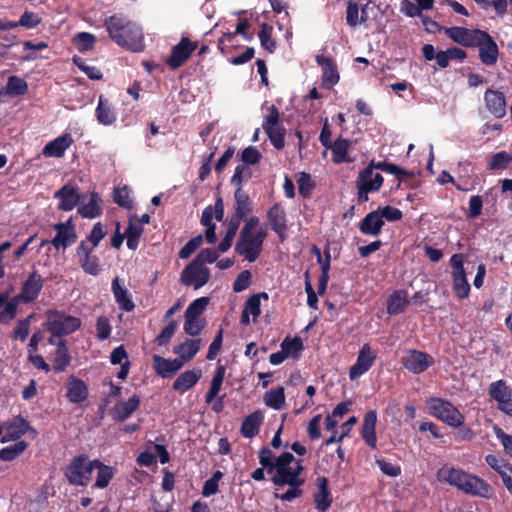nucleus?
Returning <instances> with one entry per match:
<instances>
[{
  "instance_id": "obj_8",
  "label": "nucleus",
  "mask_w": 512,
  "mask_h": 512,
  "mask_svg": "<svg viewBox=\"0 0 512 512\" xmlns=\"http://www.w3.org/2000/svg\"><path fill=\"white\" fill-rule=\"evenodd\" d=\"M444 34L451 39L453 42L466 47V48H477L488 36V32L474 28L468 29L460 26L446 27L443 28Z\"/></svg>"
},
{
  "instance_id": "obj_12",
  "label": "nucleus",
  "mask_w": 512,
  "mask_h": 512,
  "mask_svg": "<svg viewBox=\"0 0 512 512\" xmlns=\"http://www.w3.org/2000/svg\"><path fill=\"white\" fill-rule=\"evenodd\" d=\"M209 279L210 270L193 260L182 270L180 276V281L183 285L193 286L195 290L206 285Z\"/></svg>"
},
{
  "instance_id": "obj_37",
  "label": "nucleus",
  "mask_w": 512,
  "mask_h": 512,
  "mask_svg": "<svg viewBox=\"0 0 512 512\" xmlns=\"http://www.w3.org/2000/svg\"><path fill=\"white\" fill-rule=\"evenodd\" d=\"M407 295V291L405 290L393 291L387 299V313L389 315H398L403 313L409 304Z\"/></svg>"
},
{
  "instance_id": "obj_11",
  "label": "nucleus",
  "mask_w": 512,
  "mask_h": 512,
  "mask_svg": "<svg viewBox=\"0 0 512 512\" xmlns=\"http://www.w3.org/2000/svg\"><path fill=\"white\" fill-rule=\"evenodd\" d=\"M453 291L459 299H465L470 293V284L466 277L463 254H453L450 258Z\"/></svg>"
},
{
  "instance_id": "obj_60",
  "label": "nucleus",
  "mask_w": 512,
  "mask_h": 512,
  "mask_svg": "<svg viewBox=\"0 0 512 512\" xmlns=\"http://www.w3.org/2000/svg\"><path fill=\"white\" fill-rule=\"evenodd\" d=\"M105 236L106 231L104 230L102 223L97 222L92 227L86 239L82 240L81 242H87L88 246L91 248H96Z\"/></svg>"
},
{
  "instance_id": "obj_61",
  "label": "nucleus",
  "mask_w": 512,
  "mask_h": 512,
  "mask_svg": "<svg viewBox=\"0 0 512 512\" xmlns=\"http://www.w3.org/2000/svg\"><path fill=\"white\" fill-rule=\"evenodd\" d=\"M261 158L262 155L255 146L246 147L240 154V160L246 166L258 164Z\"/></svg>"
},
{
  "instance_id": "obj_47",
  "label": "nucleus",
  "mask_w": 512,
  "mask_h": 512,
  "mask_svg": "<svg viewBox=\"0 0 512 512\" xmlns=\"http://www.w3.org/2000/svg\"><path fill=\"white\" fill-rule=\"evenodd\" d=\"M349 147L350 141L348 139L337 138L333 142L329 149L332 151L334 163L339 164L350 161L347 155Z\"/></svg>"
},
{
  "instance_id": "obj_45",
  "label": "nucleus",
  "mask_w": 512,
  "mask_h": 512,
  "mask_svg": "<svg viewBox=\"0 0 512 512\" xmlns=\"http://www.w3.org/2000/svg\"><path fill=\"white\" fill-rule=\"evenodd\" d=\"M264 403L266 406L281 410L285 405V390L282 386L271 389L264 394Z\"/></svg>"
},
{
  "instance_id": "obj_4",
  "label": "nucleus",
  "mask_w": 512,
  "mask_h": 512,
  "mask_svg": "<svg viewBox=\"0 0 512 512\" xmlns=\"http://www.w3.org/2000/svg\"><path fill=\"white\" fill-rule=\"evenodd\" d=\"M427 405L432 416L450 427L462 426L465 422V416L448 400L431 397Z\"/></svg>"
},
{
  "instance_id": "obj_51",
  "label": "nucleus",
  "mask_w": 512,
  "mask_h": 512,
  "mask_svg": "<svg viewBox=\"0 0 512 512\" xmlns=\"http://www.w3.org/2000/svg\"><path fill=\"white\" fill-rule=\"evenodd\" d=\"M260 465L266 469L268 474H272L276 468L277 457L268 446L262 447L258 452Z\"/></svg>"
},
{
  "instance_id": "obj_3",
  "label": "nucleus",
  "mask_w": 512,
  "mask_h": 512,
  "mask_svg": "<svg viewBox=\"0 0 512 512\" xmlns=\"http://www.w3.org/2000/svg\"><path fill=\"white\" fill-rule=\"evenodd\" d=\"M93 473V460L82 453L74 456L63 470V474L69 485L86 487Z\"/></svg>"
},
{
  "instance_id": "obj_14",
  "label": "nucleus",
  "mask_w": 512,
  "mask_h": 512,
  "mask_svg": "<svg viewBox=\"0 0 512 512\" xmlns=\"http://www.w3.org/2000/svg\"><path fill=\"white\" fill-rule=\"evenodd\" d=\"M95 248L88 246L87 242H80L76 248V256L82 270L91 276H97L102 271L100 259L94 252Z\"/></svg>"
},
{
  "instance_id": "obj_64",
  "label": "nucleus",
  "mask_w": 512,
  "mask_h": 512,
  "mask_svg": "<svg viewBox=\"0 0 512 512\" xmlns=\"http://www.w3.org/2000/svg\"><path fill=\"white\" fill-rule=\"evenodd\" d=\"M203 243L201 234L191 238L179 251V258L188 259Z\"/></svg>"
},
{
  "instance_id": "obj_53",
  "label": "nucleus",
  "mask_w": 512,
  "mask_h": 512,
  "mask_svg": "<svg viewBox=\"0 0 512 512\" xmlns=\"http://www.w3.org/2000/svg\"><path fill=\"white\" fill-rule=\"evenodd\" d=\"M281 349L287 357L299 358V352L303 349V342L298 336H295L293 339L287 337L282 341Z\"/></svg>"
},
{
  "instance_id": "obj_50",
  "label": "nucleus",
  "mask_w": 512,
  "mask_h": 512,
  "mask_svg": "<svg viewBox=\"0 0 512 512\" xmlns=\"http://www.w3.org/2000/svg\"><path fill=\"white\" fill-rule=\"evenodd\" d=\"M28 91L27 82L18 77V76H10L7 80L6 85V93L10 96H22L25 95Z\"/></svg>"
},
{
  "instance_id": "obj_42",
  "label": "nucleus",
  "mask_w": 512,
  "mask_h": 512,
  "mask_svg": "<svg viewBox=\"0 0 512 512\" xmlns=\"http://www.w3.org/2000/svg\"><path fill=\"white\" fill-rule=\"evenodd\" d=\"M21 302L17 296L8 300V295L5 293H0V323H9L13 320L17 314V307Z\"/></svg>"
},
{
  "instance_id": "obj_55",
  "label": "nucleus",
  "mask_w": 512,
  "mask_h": 512,
  "mask_svg": "<svg viewBox=\"0 0 512 512\" xmlns=\"http://www.w3.org/2000/svg\"><path fill=\"white\" fill-rule=\"evenodd\" d=\"M209 303L208 297H200L192 301L185 311V318H199Z\"/></svg>"
},
{
  "instance_id": "obj_25",
  "label": "nucleus",
  "mask_w": 512,
  "mask_h": 512,
  "mask_svg": "<svg viewBox=\"0 0 512 512\" xmlns=\"http://www.w3.org/2000/svg\"><path fill=\"white\" fill-rule=\"evenodd\" d=\"M74 140L69 133H65L54 140L48 142L43 150L42 154L45 157L61 158L64 156L66 150L73 144Z\"/></svg>"
},
{
  "instance_id": "obj_34",
  "label": "nucleus",
  "mask_w": 512,
  "mask_h": 512,
  "mask_svg": "<svg viewBox=\"0 0 512 512\" xmlns=\"http://www.w3.org/2000/svg\"><path fill=\"white\" fill-rule=\"evenodd\" d=\"M488 395L497 402V406L510 400L512 397V389L507 381L500 379L489 384Z\"/></svg>"
},
{
  "instance_id": "obj_17",
  "label": "nucleus",
  "mask_w": 512,
  "mask_h": 512,
  "mask_svg": "<svg viewBox=\"0 0 512 512\" xmlns=\"http://www.w3.org/2000/svg\"><path fill=\"white\" fill-rule=\"evenodd\" d=\"M434 362L430 354L415 349L409 350L401 359L402 365L414 374L426 371Z\"/></svg>"
},
{
  "instance_id": "obj_46",
  "label": "nucleus",
  "mask_w": 512,
  "mask_h": 512,
  "mask_svg": "<svg viewBox=\"0 0 512 512\" xmlns=\"http://www.w3.org/2000/svg\"><path fill=\"white\" fill-rule=\"evenodd\" d=\"M200 223L206 227L205 238L210 244H214L217 240L216 225L212 221V205L204 208L202 211Z\"/></svg>"
},
{
  "instance_id": "obj_33",
  "label": "nucleus",
  "mask_w": 512,
  "mask_h": 512,
  "mask_svg": "<svg viewBox=\"0 0 512 512\" xmlns=\"http://www.w3.org/2000/svg\"><path fill=\"white\" fill-rule=\"evenodd\" d=\"M112 292L119 308L126 312H131L135 308V304L131 299L128 290L120 285L119 278L116 277L112 281Z\"/></svg>"
},
{
  "instance_id": "obj_7",
  "label": "nucleus",
  "mask_w": 512,
  "mask_h": 512,
  "mask_svg": "<svg viewBox=\"0 0 512 512\" xmlns=\"http://www.w3.org/2000/svg\"><path fill=\"white\" fill-rule=\"evenodd\" d=\"M294 461L295 457L290 452H283L281 455L277 456L276 468L274 469L275 474L271 478L275 486H302L305 483L304 478H296L294 476L292 468L290 467V464Z\"/></svg>"
},
{
  "instance_id": "obj_24",
  "label": "nucleus",
  "mask_w": 512,
  "mask_h": 512,
  "mask_svg": "<svg viewBox=\"0 0 512 512\" xmlns=\"http://www.w3.org/2000/svg\"><path fill=\"white\" fill-rule=\"evenodd\" d=\"M383 181L384 178L379 172H374L370 168H364L358 173L355 185L376 193L382 187Z\"/></svg>"
},
{
  "instance_id": "obj_38",
  "label": "nucleus",
  "mask_w": 512,
  "mask_h": 512,
  "mask_svg": "<svg viewBox=\"0 0 512 512\" xmlns=\"http://www.w3.org/2000/svg\"><path fill=\"white\" fill-rule=\"evenodd\" d=\"M143 227L138 223V217L133 215L129 218L128 227L124 231V236L127 240L126 244L130 250H136L139 246V241L143 233Z\"/></svg>"
},
{
  "instance_id": "obj_15",
  "label": "nucleus",
  "mask_w": 512,
  "mask_h": 512,
  "mask_svg": "<svg viewBox=\"0 0 512 512\" xmlns=\"http://www.w3.org/2000/svg\"><path fill=\"white\" fill-rule=\"evenodd\" d=\"M377 353L369 343L363 344L358 352L356 362L349 369V378L354 381L365 374L374 364Z\"/></svg>"
},
{
  "instance_id": "obj_28",
  "label": "nucleus",
  "mask_w": 512,
  "mask_h": 512,
  "mask_svg": "<svg viewBox=\"0 0 512 512\" xmlns=\"http://www.w3.org/2000/svg\"><path fill=\"white\" fill-rule=\"evenodd\" d=\"M477 48H479V59L484 65L493 66L497 63L499 48L489 33Z\"/></svg>"
},
{
  "instance_id": "obj_31",
  "label": "nucleus",
  "mask_w": 512,
  "mask_h": 512,
  "mask_svg": "<svg viewBox=\"0 0 512 512\" xmlns=\"http://www.w3.org/2000/svg\"><path fill=\"white\" fill-rule=\"evenodd\" d=\"M140 397L132 395L127 401H120L111 410L113 419L117 422H123L129 418L139 407Z\"/></svg>"
},
{
  "instance_id": "obj_36",
  "label": "nucleus",
  "mask_w": 512,
  "mask_h": 512,
  "mask_svg": "<svg viewBox=\"0 0 512 512\" xmlns=\"http://www.w3.org/2000/svg\"><path fill=\"white\" fill-rule=\"evenodd\" d=\"M234 214L244 219L253 211V202L250 196L242 189L237 188L234 192Z\"/></svg>"
},
{
  "instance_id": "obj_39",
  "label": "nucleus",
  "mask_w": 512,
  "mask_h": 512,
  "mask_svg": "<svg viewBox=\"0 0 512 512\" xmlns=\"http://www.w3.org/2000/svg\"><path fill=\"white\" fill-rule=\"evenodd\" d=\"M200 342V339H186L179 345L174 346L173 353L178 355V359L183 361V363L190 361L198 353Z\"/></svg>"
},
{
  "instance_id": "obj_6",
  "label": "nucleus",
  "mask_w": 512,
  "mask_h": 512,
  "mask_svg": "<svg viewBox=\"0 0 512 512\" xmlns=\"http://www.w3.org/2000/svg\"><path fill=\"white\" fill-rule=\"evenodd\" d=\"M266 237L267 232L263 228H259L254 234H240L235 245V252L244 256L249 262H255L262 252Z\"/></svg>"
},
{
  "instance_id": "obj_49",
  "label": "nucleus",
  "mask_w": 512,
  "mask_h": 512,
  "mask_svg": "<svg viewBox=\"0 0 512 512\" xmlns=\"http://www.w3.org/2000/svg\"><path fill=\"white\" fill-rule=\"evenodd\" d=\"M28 447L27 442L20 440L16 443L4 447L0 450V459L2 461L10 462L19 457Z\"/></svg>"
},
{
  "instance_id": "obj_56",
  "label": "nucleus",
  "mask_w": 512,
  "mask_h": 512,
  "mask_svg": "<svg viewBox=\"0 0 512 512\" xmlns=\"http://www.w3.org/2000/svg\"><path fill=\"white\" fill-rule=\"evenodd\" d=\"M224 474L220 470L214 471L212 476L205 481L202 488V495L209 497L216 494L219 490V482L223 478Z\"/></svg>"
},
{
  "instance_id": "obj_27",
  "label": "nucleus",
  "mask_w": 512,
  "mask_h": 512,
  "mask_svg": "<svg viewBox=\"0 0 512 512\" xmlns=\"http://www.w3.org/2000/svg\"><path fill=\"white\" fill-rule=\"evenodd\" d=\"M385 222L381 219L377 210L369 212L358 224L359 231L363 235L377 237L381 234Z\"/></svg>"
},
{
  "instance_id": "obj_62",
  "label": "nucleus",
  "mask_w": 512,
  "mask_h": 512,
  "mask_svg": "<svg viewBox=\"0 0 512 512\" xmlns=\"http://www.w3.org/2000/svg\"><path fill=\"white\" fill-rule=\"evenodd\" d=\"M296 181L298 184L299 194L303 197L310 196L311 190L315 186L310 174L301 172L297 175Z\"/></svg>"
},
{
  "instance_id": "obj_10",
  "label": "nucleus",
  "mask_w": 512,
  "mask_h": 512,
  "mask_svg": "<svg viewBox=\"0 0 512 512\" xmlns=\"http://www.w3.org/2000/svg\"><path fill=\"white\" fill-rule=\"evenodd\" d=\"M268 110L269 113L265 116L262 127L274 148L281 150L285 146L286 130L279 121L280 115L276 106L272 105Z\"/></svg>"
},
{
  "instance_id": "obj_57",
  "label": "nucleus",
  "mask_w": 512,
  "mask_h": 512,
  "mask_svg": "<svg viewBox=\"0 0 512 512\" xmlns=\"http://www.w3.org/2000/svg\"><path fill=\"white\" fill-rule=\"evenodd\" d=\"M73 63L84 72L91 80H101L103 75L100 69L95 66L88 65L84 59L79 56L73 57Z\"/></svg>"
},
{
  "instance_id": "obj_58",
  "label": "nucleus",
  "mask_w": 512,
  "mask_h": 512,
  "mask_svg": "<svg viewBox=\"0 0 512 512\" xmlns=\"http://www.w3.org/2000/svg\"><path fill=\"white\" fill-rule=\"evenodd\" d=\"M113 200L114 202L125 209L132 208V200L130 199V190L127 186L116 187L113 190Z\"/></svg>"
},
{
  "instance_id": "obj_26",
  "label": "nucleus",
  "mask_w": 512,
  "mask_h": 512,
  "mask_svg": "<svg viewBox=\"0 0 512 512\" xmlns=\"http://www.w3.org/2000/svg\"><path fill=\"white\" fill-rule=\"evenodd\" d=\"M95 117L97 121L104 126H111L117 120V111L112 103L100 95L98 98V104L95 109Z\"/></svg>"
},
{
  "instance_id": "obj_2",
  "label": "nucleus",
  "mask_w": 512,
  "mask_h": 512,
  "mask_svg": "<svg viewBox=\"0 0 512 512\" xmlns=\"http://www.w3.org/2000/svg\"><path fill=\"white\" fill-rule=\"evenodd\" d=\"M437 479L455 486L467 495L489 499L493 493L492 487L485 480L460 468L442 467L437 471Z\"/></svg>"
},
{
  "instance_id": "obj_16",
  "label": "nucleus",
  "mask_w": 512,
  "mask_h": 512,
  "mask_svg": "<svg viewBox=\"0 0 512 512\" xmlns=\"http://www.w3.org/2000/svg\"><path fill=\"white\" fill-rule=\"evenodd\" d=\"M198 43L191 41L188 37H182L180 42L172 47L171 54L166 60V64L171 69L181 67L197 49Z\"/></svg>"
},
{
  "instance_id": "obj_63",
  "label": "nucleus",
  "mask_w": 512,
  "mask_h": 512,
  "mask_svg": "<svg viewBox=\"0 0 512 512\" xmlns=\"http://www.w3.org/2000/svg\"><path fill=\"white\" fill-rule=\"evenodd\" d=\"M251 177L252 170L249 166L241 164L235 168L234 174L231 177V183L236 185L237 188H242L243 182L249 180Z\"/></svg>"
},
{
  "instance_id": "obj_43",
  "label": "nucleus",
  "mask_w": 512,
  "mask_h": 512,
  "mask_svg": "<svg viewBox=\"0 0 512 512\" xmlns=\"http://www.w3.org/2000/svg\"><path fill=\"white\" fill-rule=\"evenodd\" d=\"M102 199L97 192H92L88 203L78 207V213L83 218L94 219L102 214Z\"/></svg>"
},
{
  "instance_id": "obj_19",
  "label": "nucleus",
  "mask_w": 512,
  "mask_h": 512,
  "mask_svg": "<svg viewBox=\"0 0 512 512\" xmlns=\"http://www.w3.org/2000/svg\"><path fill=\"white\" fill-rule=\"evenodd\" d=\"M267 219L271 229L284 241L288 230L287 216L284 208L279 203H275L269 208Z\"/></svg>"
},
{
  "instance_id": "obj_22",
  "label": "nucleus",
  "mask_w": 512,
  "mask_h": 512,
  "mask_svg": "<svg viewBox=\"0 0 512 512\" xmlns=\"http://www.w3.org/2000/svg\"><path fill=\"white\" fill-rule=\"evenodd\" d=\"M54 198L59 199V210L71 211L81 202L82 196L78 187L66 184L55 192Z\"/></svg>"
},
{
  "instance_id": "obj_54",
  "label": "nucleus",
  "mask_w": 512,
  "mask_h": 512,
  "mask_svg": "<svg viewBox=\"0 0 512 512\" xmlns=\"http://www.w3.org/2000/svg\"><path fill=\"white\" fill-rule=\"evenodd\" d=\"M73 42L79 52H86L93 49L96 37L88 32H79L74 36Z\"/></svg>"
},
{
  "instance_id": "obj_41",
  "label": "nucleus",
  "mask_w": 512,
  "mask_h": 512,
  "mask_svg": "<svg viewBox=\"0 0 512 512\" xmlns=\"http://www.w3.org/2000/svg\"><path fill=\"white\" fill-rule=\"evenodd\" d=\"M95 469H97V477L92 487L94 489L106 488L114 476L113 468L104 464L99 459H93V471Z\"/></svg>"
},
{
  "instance_id": "obj_44",
  "label": "nucleus",
  "mask_w": 512,
  "mask_h": 512,
  "mask_svg": "<svg viewBox=\"0 0 512 512\" xmlns=\"http://www.w3.org/2000/svg\"><path fill=\"white\" fill-rule=\"evenodd\" d=\"M70 362H71V357L69 355L66 341L63 339H60L57 342V348L55 351V356H54V361H53V369L56 373L63 372L70 365Z\"/></svg>"
},
{
  "instance_id": "obj_20",
  "label": "nucleus",
  "mask_w": 512,
  "mask_h": 512,
  "mask_svg": "<svg viewBox=\"0 0 512 512\" xmlns=\"http://www.w3.org/2000/svg\"><path fill=\"white\" fill-rule=\"evenodd\" d=\"M316 63L322 69V85L327 89H331L335 86L339 80L340 75L338 72L337 64L334 59L331 57H326L324 55H317Z\"/></svg>"
},
{
  "instance_id": "obj_48",
  "label": "nucleus",
  "mask_w": 512,
  "mask_h": 512,
  "mask_svg": "<svg viewBox=\"0 0 512 512\" xmlns=\"http://www.w3.org/2000/svg\"><path fill=\"white\" fill-rule=\"evenodd\" d=\"M261 298L268 300L269 296L266 292H260V293L251 295L245 302L243 310H245L247 313L252 315L253 322H256L257 318L261 314Z\"/></svg>"
},
{
  "instance_id": "obj_9",
  "label": "nucleus",
  "mask_w": 512,
  "mask_h": 512,
  "mask_svg": "<svg viewBox=\"0 0 512 512\" xmlns=\"http://www.w3.org/2000/svg\"><path fill=\"white\" fill-rule=\"evenodd\" d=\"M0 428L4 432L1 436L2 443L17 441L25 434H28L32 439L38 436V431L21 415L14 416L12 419L5 421Z\"/></svg>"
},
{
  "instance_id": "obj_23",
  "label": "nucleus",
  "mask_w": 512,
  "mask_h": 512,
  "mask_svg": "<svg viewBox=\"0 0 512 512\" xmlns=\"http://www.w3.org/2000/svg\"><path fill=\"white\" fill-rule=\"evenodd\" d=\"M66 389V397L68 401L74 404L84 402L89 396V390L86 383L74 375L68 377Z\"/></svg>"
},
{
  "instance_id": "obj_5",
  "label": "nucleus",
  "mask_w": 512,
  "mask_h": 512,
  "mask_svg": "<svg viewBox=\"0 0 512 512\" xmlns=\"http://www.w3.org/2000/svg\"><path fill=\"white\" fill-rule=\"evenodd\" d=\"M45 329L55 337H61L75 332L81 326V320L77 317L66 315L57 310H49L46 313Z\"/></svg>"
},
{
  "instance_id": "obj_52",
  "label": "nucleus",
  "mask_w": 512,
  "mask_h": 512,
  "mask_svg": "<svg viewBox=\"0 0 512 512\" xmlns=\"http://www.w3.org/2000/svg\"><path fill=\"white\" fill-rule=\"evenodd\" d=\"M272 31V26L268 25L267 23H263L258 33L261 46L270 53H273L276 48V42L272 38Z\"/></svg>"
},
{
  "instance_id": "obj_21",
  "label": "nucleus",
  "mask_w": 512,
  "mask_h": 512,
  "mask_svg": "<svg viewBox=\"0 0 512 512\" xmlns=\"http://www.w3.org/2000/svg\"><path fill=\"white\" fill-rule=\"evenodd\" d=\"M484 102L487 110L497 119L506 115V98L503 92L488 88L484 93Z\"/></svg>"
},
{
  "instance_id": "obj_13",
  "label": "nucleus",
  "mask_w": 512,
  "mask_h": 512,
  "mask_svg": "<svg viewBox=\"0 0 512 512\" xmlns=\"http://www.w3.org/2000/svg\"><path fill=\"white\" fill-rule=\"evenodd\" d=\"M53 229L56 231V235L50 240V243L55 249L59 250L62 248L65 250L77 241L76 228L72 217L65 222L54 224Z\"/></svg>"
},
{
  "instance_id": "obj_30",
  "label": "nucleus",
  "mask_w": 512,
  "mask_h": 512,
  "mask_svg": "<svg viewBox=\"0 0 512 512\" xmlns=\"http://www.w3.org/2000/svg\"><path fill=\"white\" fill-rule=\"evenodd\" d=\"M183 366V361L176 359H166L159 355L153 356V367L162 378L172 377Z\"/></svg>"
},
{
  "instance_id": "obj_32",
  "label": "nucleus",
  "mask_w": 512,
  "mask_h": 512,
  "mask_svg": "<svg viewBox=\"0 0 512 512\" xmlns=\"http://www.w3.org/2000/svg\"><path fill=\"white\" fill-rule=\"evenodd\" d=\"M264 420L262 411L257 410L244 418L241 424L240 433L245 438H253L259 434L260 426Z\"/></svg>"
},
{
  "instance_id": "obj_29",
  "label": "nucleus",
  "mask_w": 512,
  "mask_h": 512,
  "mask_svg": "<svg viewBox=\"0 0 512 512\" xmlns=\"http://www.w3.org/2000/svg\"><path fill=\"white\" fill-rule=\"evenodd\" d=\"M377 423V413L375 410H369L365 413L362 428H361V436L365 443L371 447L372 449H376L377 447V436L375 432Z\"/></svg>"
},
{
  "instance_id": "obj_18",
  "label": "nucleus",
  "mask_w": 512,
  "mask_h": 512,
  "mask_svg": "<svg viewBox=\"0 0 512 512\" xmlns=\"http://www.w3.org/2000/svg\"><path fill=\"white\" fill-rule=\"evenodd\" d=\"M43 284L42 276L37 271H33L23 283L20 293L16 296L23 303L34 302L38 298Z\"/></svg>"
},
{
  "instance_id": "obj_59",
  "label": "nucleus",
  "mask_w": 512,
  "mask_h": 512,
  "mask_svg": "<svg viewBox=\"0 0 512 512\" xmlns=\"http://www.w3.org/2000/svg\"><path fill=\"white\" fill-rule=\"evenodd\" d=\"M512 161V156L508 154L506 151H501L494 154L488 164V169L490 170H503L508 167L510 162Z\"/></svg>"
},
{
  "instance_id": "obj_40",
  "label": "nucleus",
  "mask_w": 512,
  "mask_h": 512,
  "mask_svg": "<svg viewBox=\"0 0 512 512\" xmlns=\"http://www.w3.org/2000/svg\"><path fill=\"white\" fill-rule=\"evenodd\" d=\"M200 370H187L181 373L174 381L172 388L175 391L184 393L191 389L201 378Z\"/></svg>"
},
{
  "instance_id": "obj_1",
  "label": "nucleus",
  "mask_w": 512,
  "mask_h": 512,
  "mask_svg": "<svg viewBox=\"0 0 512 512\" xmlns=\"http://www.w3.org/2000/svg\"><path fill=\"white\" fill-rule=\"evenodd\" d=\"M109 37L120 47L133 52H141L145 48L142 29L135 22L121 14H115L105 20Z\"/></svg>"
},
{
  "instance_id": "obj_35",
  "label": "nucleus",
  "mask_w": 512,
  "mask_h": 512,
  "mask_svg": "<svg viewBox=\"0 0 512 512\" xmlns=\"http://www.w3.org/2000/svg\"><path fill=\"white\" fill-rule=\"evenodd\" d=\"M318 492L314 495V502L316 508L320 512H325L329 509L332 503L331 493L328 488V480L326 477H319Z\"/></svg>"
}]
</instances>
